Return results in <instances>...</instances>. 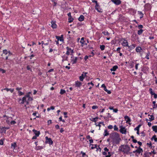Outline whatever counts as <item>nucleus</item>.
Segmentation results:
<instances>
[{"mask_svg": "<svg viewBox=\"0 0 157 157\" xmlns=\"http://www.w3.org/2000/svg\"><path fill=\"white\" fill-rule=\"evenodd\" d=\"M84 17L83 15H81L78 18V20L80 21H82L84 20Z\"/></svg>", "mask_w": 157, "mask_h": 157, "instance_id": "obj_20", "label": "nucleus"}, {"mask_svg": "<svg viewBox=\"0 0 157 157\" xmlns=\"http://www.w3.org/2000/svg\"><path fill=\"white\" fill-rule=\"evenodd\" d=\"M142 50V49L140 47H137L136 48V51L137 52H140Z\"/></svg>", "mask_w": 157, "mask_h": 157, "instance_id": "obj_29", "label": "nucleus"}, {"mask_svg": "<svg viewBox=\"0 0 157 157\" xmlns=\"http://www.w3.org/2000/svg\"><path fill=\"white\" fill-rule=\"evenodd\" d=\"M111 1L112 2L116 5H119L121 3V2L120 0H111Z\"/></svg>", "mask_w": 157, "mask_h": 157, "instance_id": "obj_12", "label": "nucleus"}, {"mask_svg": "<svg viewBox=\"0 0 157 157\" xmlns=\"http://www.w3.org/2000/svg\"><path fill=\"white\" fill-rule=\"evenodd\" d=\"M154 117L153 115H151L150 116V117L149 118V121H152L154 120Z\"/></svg>", "mask_w": 157, "mask_h": 157, "instance_id": "obj_34", "label": "nucleus"}, {"mask_svg": "<svg viewBox=\"0 0 157 157\" xmlns=\"http://www.w3.org/2000/svg\"><path fill=\"white\" fill-rule=\"evenodd\" d=\"M153 149V151H151V152H148V153L150 155H151L152 154H153L154 155L156 154V152L155 151L154 149Z\"/></svg>", "mask_w": 157, "mask_h": 157, "instance_id": "obj_31", "label": "nucleus"}, {"mask_svg": "<svg viewBox=\"0 0 157 157\" xmlns=\"http://www.w3.org/2000/svg\"><path fill=\"white\" fill-rule=\"evenodd\" d=\"M66 2H63L61 4V6L62 8H63L64 9H66Z\"/></svg>", "mask_w": 157, "mask_h": 157, "instance_id": "obj_25", "label": "nucleus"}, {"mask_svg": "<svg viewBox=\"0 0 157 157\" xmlns=\"http://www.w3.org/2000/svg\"><path fill=\"white\" fill-rule=\"evenodd\" d=\"M124 118H125V121H126V123H127L128 124H129L131 125V123H130L129 122L131 121V120L130 118L128 116H125L124 117Z\"/></svg>", "mask_w": 157, "mask_h": 157, "instance_id": "obj_9", "label": "nucleus"}, {"mask_svg": "<svg viewBox=\"0 0 157 157\" xmlns=\"http://www.w3.org/2000/svg\"><path fill=\"white\" fill-rule=\"evenodd\" d=\"M108 128L109 129H112L113 128V126L112 125H110L108 126Z\"/></svg>", "mask_w": 157, "mask_h": 157, "instance_id": "obj_55", "label": "nucleus"}, {"mask_svg": "<svg viewBox=\"0 0 157 157\" xmlns=\"http://www.w3.org/2000/svg\"><path fill=\"white\" fill-rule=\"evenodd\" d=\"M149 91L151 95H153V94L155 93L152 90L151 88H149Z\"/></svg>", "mask_w": 157, "mask_h": 157, "instance_id": "obj_42", "label": "nucleus"}, {"mask_svg": "<svg viewBox=\"0 0 157 157\" xmlns=\"http://www.w3.org/2000/svg\"><path fill=\"white\" fill-rule=\"evenodd\" d=\"M154 139L155 141L156 142H157V138H156V136L155 135L153 136L151 138V139Z\"/></svg>", "mask_w": 157, "mask_h": 157, "instance_id": "obj_44", "label": "nucleus"}, {"mask_svg": "<svg viewBox=\"0 0 157 157\" xmlns=\"http://www.w3.org/2000/svg\"><path fill=\"white\" fill-rule=\"evenodd\" d=\"M56 39H57L58 40H59L60 41H62L63 40L62 38H61L59 36H56Z\"/></svg>", "mask_w": 157, "mask_h": 157, "instance_id": "obj_40", "label": "nucleus"}, {"mask_svg": "<svg viewBox=\"0 0 157 157\" xmlns=\"http://www.w3.org/2000/svg\"><path fill=\"white\" fill-rule=\"evenodd\" d=\"M143 27V26L141 25H139L138 26V28L139 29L142 28Z\"/></svg>", "mask_w": 157, "mask_h": 157, "instance_id": "obj_58", "label": "nucleus"}, {"mask_svg": "<svg viewBox=\"0 0 157 157\" xmlns=\"http://www.w3.org/2000/svg\"><path fill=\"white\" fill-rule=\"evenodd\" d=\"M146 56H145V58L147 59H149V56L150 55V52L149 51H148L147 53H146Z\"/></svg>", "mask_w": 157, "mask_h": 157, "instance_id": "obj_26", "label": "nucleus"}, {"mask_svg": "<svg viewBox=\"0 0 157 157\" xmlns=\"http://www.w3.org/2000/svg\"><path fill=\"white\" fill-rule=\"evenodd\" d=\"M110 138L112 140L113 142L116 144H118L121 140L119 135L117 132L111 133L110 135Z\"/></svg>", "mask_w": 157, "mask_h": 157, "instance_id": "obj_1", "label": "nucleus"}, {"mask_svg": "<svg viewBox=\"0 0 157 157\" xmlns=\"http://www.w3.org/2000/svg\"><path fill=\"white\" fill-rule=\"evenodd\" d=\"M104 150L106 152H108L109 150L107 147H105L104 148Z\"/></svg>", "mask_w": 157, "mask_h": 157, "instance_id": "obj_57", "label": "nucleus"}, {"mask_svg": "<svg viewBox=\"0 0 157 157\" xmlns=\"http://www.w3.org/2000/svg\"><path fill=\"white\" fill-rule=\"evenodd\" d=\"M100 6L98 4V2L96 3V6L95 7V9L98 12H102V9H100L99 10L98 9V7H99Z\"/></svg>", "mask_w": 157, "mask_h": 157, "instance_id": "obj_11", "label": "nucleus"}, {"mask_svg": "<svg viewBox=\"0 0 157 157\" xmlns=\"http://www.w3.org/2000/svg\"><path fill=\"white\" fill-rule=\"evenodd\" d=\"M121 41H123V42L121 43L122 45L124 47L128 46V43L125 38H122L120 39Z\"/></svg>", "mask_w": 157, "mask_h": 157, "instance_id": "obj_3", "label": "nucleus"}, {"mask_svg": "<svg viewBox=\"0 0 157 157\" xmlns=\"http://www.w3.org/2000/svg\"><path fill=\"white\" fill-rule=\"evenodd\" d=\"M18 95L20 96L23 95L24 94V92H22L19 90V91H18Z\"/></svg>", "mask_w": 157, "mask_h": 157, "instance_id": "obj_43", "label": "nucleus"}, {"mask_svg": "<svg viewBox=\"0 0 157 157\" xmlns=\"http://www.w3.org/2000/svg\"><path fill=\"white\" fill-rule=\"evenodd\" d=\"M98 117H96L94 118L93 119V120L91 121L93 122H96L97 121V119H98Z\"/></svg>", "mask_w": 157, "mask_h": 157, "instance_id": "obj_46", "label": "nucleus"}, {"mask_svg": "<svg viewBox=\"0 0 157 157\" xmlns=\"http://www.w3.org/2000/svg\"><path fill=\"white\" fill-rule=\"evenodd\" d=\"M136 44H132L130 46H129L128 47L130 50H132L133 49L135 48L136 47Z\"/></svg>", "mask_w": 157, "mask_h": 157, "instance_id": "obj_17", "label": "nucleus"}, {"mask_svg": "<svg viewBox=\"0 0 157 157\" xmlns=\"http://www.w3.org/2000/svg\"><path fill=\"white\" fill-rule=\"evenodd\" d=\"M153 130L155 132H157V126H153L152 127Z\"/></svg>", "mask_w": 157, "mask_h": 157, "instance_id": "obj_28", "label": "nucleus"}, {"mask_svg": "<svg viewBox=\"0 0 157 157\" xmlns=\"http://www.w3.org/2000/svg\"><path fill=\"white\" fill-rule=\"evenodd\" d=\"M16 89L17 90L19 91V90L20 91V90H21L22 89V88L21 87H17L16 88Z\"/></svg>", "mask_w": 157, "mask_h": 157, "instance_id": "obj_54", "label": "nucleus"}, {"mask_svg": "<svg viewBox=\"0 0 157 157\" xmlns=\"http://www.w3.org/2000/svg\"><path fill=\"white\" fill-rule=\"evenodd\" d=\"M55 128L56 129H59V126L57 124L55 126Z\"/></svg>", "mask_w": 157, "mask_h": 157, "instance_id": "obj_64", "label": "nucleus"}, {"mask_svg": "<svg viewBox=\"0 0 157 157\" xmlns=\"http://www.w3.org/2000/svg\"><path fill=\"white\" fill-rule=\"evenodd\" d=\"M137 153L139 154H140L141 153H142L143 152V150L142 148H140V147H139L137 149H136Z\"/></svg>", "mask_w": 157, "mask_h": 157, "instance_id": "obj_18", "label": "nucleus"}, {"mask_svg": "<svg viewBox=\"0 0 157 157\" xmlns=\"http://www.w3.org/2000/svg\"><path fill=\"white\" fill-rule=\"evenodd\" d=\"M33 132L35 134V136H38L40 134V132L39 131H37L34 129L33 130Z\"/></svg>", "mask_w": 157, "mask_h": 157, "instance_id": "obj_15", "label": "nucleus"}, {"mask_svg": "<svg viewBox=\"0 0 157 157\" xmlns=\"http://www.w3.org/2000/svg\"><path fill=\"white\" fill-rule=\"evenodd\" d=\"M66 92V91L64 90L61 89L60 90V94H63Z\"/></svg>", "mask_w": 157, "mask_h": 157, "instance_id": "obj_39", "label": "nucleus"}, {"mask_svg": "<svg viewBox=\"0 0 157 157\" xmlns=\"http://www.w3.org/2000/svg\"><path fill=\"white\" fill-rule=\"evenodd\" d=\"M141 124L139 125L137 127L134 128V130L135 131H139V129L140 127L141 126Z\"/></svg>", "mask_w": 157, "mask_h": 157, "instance_id": "obj_33", "label": "nucleus"}, {"mask_svg": "<svg viewBox=\"0 0 157 157\" xmlns=\"http://www.w3.org/2000/svg\"><path fill=\"white\" fill-rule=\"evenodd\" d=\"M154 95V98H157V94H156L155 93H154V94H153V95Z\"/></svg>", "mask_w": 157, "mask_h": 157, "instance_id": "obj_63", "label": "nucleus"}, {"mask_svg": "<svg viewBox=\"0 0 157 157\" xmlns=\"http://www.w3.org/2000/svg\"><path fill=\"white\" fill-rule=\"evenodd\" d=\"M118 66L117 65H115L113 66L112 68L110 69L111 71H115L118 68Z\"/></svg>", "mask_w": 157, "mask_h": 157, "instance_id": "obj_21", "label": "nucleus"}, {"mask_svg": "<svg viewBox=\"0 0 157 157\" xmlns=\"http://www.w3.org/2000/svg\"><path fill=\"white\" fill-rule=\"evenodd\" d=\"M33 98L32 97H30L29 98H28L27 100L26 99L25 102L27 104H28L29 103V101H32L33 100Z\"/></svg>", "mask_w": 157, "mask_h": 157, "instance_id": "obj_19", "label": "nucleus"}, {"mask_svg": "<svg viewBox=\"0 0 157 157\" xmlns=\"http://www.w3.org/2000/svg\"><path fill=\"white\" fill-rule=\"evenodd\" d=\"M74 20V19L72 17H68V22L69 23L72 22Z\"/></svg>", "mask_w": 157, "mask_h": 157, "instance_id": "obj_35", "label": "nucleus"}, {"mask_svg": "<svg viewBox=\"0 0 157 157\" xmlns=\"http://www.w3.org/2000/svg\"><path fill=\"white\" fill-rule=\"evenodd\" d=\"M80 42L81 43L82 45V46H83L84 45H87V43L85 42V41L84 40V38L82 37L81 38Z\"/></svg>", "mask_w": 157, "mask_h": 157, "instance_id": "obj_14", "label": "nucleus"}, {"mask_svg": "<svg viewBox=\"0 0 157 157\" xmlns=\"http://www.w3.org/2000/svg\"><path fill=\"white\" fill-rule=\"evenodd\" d=\"M138 13L140 16V19H141L143 17L144 14L141 11H138Z\"/></svg>", "mask_w": 157, "mask_h": 157, "instance_id": "obj_27", "label": "nucleus"}, {"mask_svg": "<svg viewBox=\"0 0 157 157\" xmlns=\"http://www.w3.org/2000/svg\"><path fill=\"white\" fill-rule=\"evenodd\" d=\"M109 135V133L108 132L107 129H105L104 130L103 135L104 136H107Z\"/></svg>", "mask_w": 157, "mask_h": 157, "instance_id": "obj_24", "label": "nucleus"}, {"mask_svg": "<svg viewBox=\"0 0 157 157\" xmlns=\"http://www.w3.org/2000/svg\"><path fill=\"white\" fill-rule=\"evenodd\" d=\"M114 129L115 131H118V128L117 127V126L116 125H115L114 126Z\"/></svg>", "mask_w": 157, "mask_h": 157, "instance_id": "obj_51", "label": "nucleus"}, {"mask_svg": "<svg viewBox=\"0 0 157 157\" xmlns=\"http://www.w3.org/2000/svg\"><path fill=\"white\" fill-rule=\"evenodd\" d=\"M30 95H26L24 97L25 98V99H26L27 98H29V97H30Z\"/></svg>", "mask_w": 157, "mask_h": 157, "instance_id": "obj_53", "label": "nucleus"}, {"mask_svg": "<svg viewBox=\"0 0 157 157\" xmlns=\"http://www.w3.org/2000/svg\"><path fill=\"white\" fill-rule=\"evenodd\" d=\"M147 145L150 147V148H152L153 146H152V144L151 142L148 143H147Z\"/></svg>", "mask_w": 157, "mask_h": 157, "instance_id": "obj_49", "label": "nucleus"}, {"mask_svg": "<svg viewBox=\"0 0 157 157\" xmlns=\"http://www.w3.org/2000/svg\"><path fill=\"white\" fill-rule=\"evenodd\" d=\"M16 146L17 144L16 143H14L11 144V148H12L13 150L15 149Z\"/></svg>", "mask_w": 157, "mask_h": 157, "instance_id": "obj_23", "label": "nucleus"}, {"mask_svg": "<svg viewBox=\"0 0 157 157\" xmlns=\"http://www.w3.org/2000/svg\"><path fill=\"white\" fill-rule=\"evenodd\" d=\"M141 134H142L141 136L144 137L145 136V133L144 132H141Z\"/></svg>", "mask_w": 157, "mask_h": 157, "instance_id": "obj_61", "label": "nucleus"}, {"mask_svg": "<svg viewBox=\"0 0 157 157\" xmlns=\"http://www.w3.org/2000/svg\"><path fill=\"white\" fill-rule=\"evenodd\" d=\"M130 150V147L127 145H122L121 146V150L124 153L128 154Z\"/></svg>", "mask_w": 157, "mask_h": 157, "instance_id": "obj_2", "label": "nucleus"}, {"mask_svg": "<svg viewBox=\"0 0 157 157\" xmlns=\"http://www.w3.org/2000/svg\"><path fill=\"white\" fill-rule=\"evenodd\" d=\"M121 49V48L120 47H118L117 48V51L119 53L120 52V50Z\"/></svg>", "mask_w": 157, "mask_h": 157, "instance_id": "obj_62", "label": "nucleus"}, {"mask_svg": "<svg viewBox=\"0 0 157 157\" xmlns=\"http://www.w3.org/2000/svg\"><path fill=\"white\" fill-rule=\"evenodd\" d=\"M51 23H52L51 27L53 29H55L56 28V23L55 22L52 21L51 22Z\"/></svg>", "mask_w": 157, "mask_h": 157, "instance_id": "obj_22", "label": "nucleus"}, {"mask_svg": "<svg viewBox=\"0 0 157 157\" xmlns=\"http://www.w3.org/2000/svg\"><path fill=\"white\" fill-rule=\"evenodd\" d=\"M139 63L136 64L135 67L136 70H137L138 69V66L139 65Z\"/></svg>", "mask_w": 157, "mask_h": 157, "instance_id": "obj_59", "label": "nucleus"}, {"mask_svg": "<svg viewBox=\"0 0 157 157\" xmlns=\"http://www.w3.org/2000/svg\"><path fill=\"white\" fill-rule=\"evenodd\" d=\"M52 123V121L51 120H49L48 121V124H50Z\"/></svg>", "mask_w": 157, "mask_h": 157, "instance_id": "obj_60", "label": "nucleus"}, {"mask_svg": "<svg viewBox=\"0 0 157 157\" xmlns=\"http://www.w3.org/2000/svg\"><path fill=\"white\" fill-rule=\"evenodd\" d=\"M87 74V72H83L82 74L79 77V79L81 81H83V79L85 78V77Z\"/></svg>", "mask_w": 157, "mask_h": 157, "instance_id": "obj_6", "label": "nucleus"}, {"mask_svg": "<svg viewBox=\"0 0 157 157\" xmlns=\"http://www.w3.org/2000/svg\"><path fill=\"white\" fill-rule=\"evenodd\" d=\"M43 148V147L38 146H36V147L35 149L36 150H41Z\"/></svg>", "mask_w": 157, "mask_h": 157, "instance_id": "obj_30", "label": "nucleus"}, {"mask_svg": "<svg viewBox=\"0 0 157 157\" xmlns=\"http://www.w3.org/2000/svg\"><path fill=\"white\" fill-rule=\"evenodd\" d=\"M98 108V106L97 105H94L92 107V109H97Z\"/></svg>", "mask_w": 157, "mask_h": 157, "instance_id": "obj_52", "label": "nucleus"}, {"mask_svg": "<svg viewBox=\"0 0 157 157\" xmlns=\"http://www.w3.org/2000/svg\"><path fill=\"white\" fill-rule=\"evenodd\" d=\"M3 90H6L7 91H10L11 93H12L14 90L13 89H9L7 88H6L3 89H2V91Z\"/></svg>", "mask_w": 157, "mask_h": 157, "instance_id": "obj_16", "label": "nucleus"}, {"mask_svg": "<svg viewBox=\"0 0 157 157\" xmlns=\"http://www.w3.org/2000/svg\"><path fill=\"white\" fill-rule=\"evenodd\" d=\"M81 154L82 155V157H88V155L86 154V153L82 151H81Z\"/></svg>", "mask_w": 157, "mask_h": 157, "instance_id": "obj_36", "label": "nucleus"}, {"mask_svg": "<svg viewBox=\"0 0 157 157\" xmlns=\"http://www.w3.org/2000/svg\"><path fill=\"white\" fill-rule=\"evenodd\" d=\"M104 90L108 94H110L111 93V92L110 90H109L107 89V88L106 87L105 88H104Z\"/></svg>", "mask_w": 157, "mask_h": 157, "instance_id": "obj_32", "label": "nucleus"}, {"mask_svg": "<svg viewBox=\"0 0 157 157\" xmlns=\"http://www.w3.org/2000/svg\"><path fill=\"white\" fill-rule=\"evenodd\" d=\"M16 122L14 121H11L10 124H16Z\"/></svg>", "mask_w": 157, "mask_h": 157, "instance_id": "obj_56", "label": "nucleus"}, {"mask_svg": "<svg viewBox=\"0 0 157 157\" xmlns=\"http://www.w3.org/2000/svg\"><path fill=\"white\" fill-rule=\"evenodd\" d=\"M25 101L26 99H25V97H23L22 99L21 98L18 99V102L20 104H23L25 102Z\"/></svg>", "mask_w": 157, "mask_h": 157, "instance_id": "obj_7", "label": "nucleus"}, {"mask_svg": "<svg viewBox=\"0 0 157 157\" xmlns=\"http://www.w3.org/2000/svg\"><path fill=\"white\" fill-rule=\"evenodd\" d=\"M4 139H2L0 140V145H2L3 144V141L4 140Z\"/></svg>", "mask_w": 157, "mask_h": 157, "instance_id": "obj_50", "label": "nucleus"}, {"mask_svg": "<svg viewBox=\"0 0 157 157\" xmlns=\"http://www.w3.org/2000/svg\"><path fill=\"white\" fill-rule=\"evenodd\" d=\"M100 6L98 4V2L96 3V6L95 7V9L98 12H102V9H100L99 10L98 9V7H99Z\"/></svg>", "mask_w": 157, "mask_h": 157, "instance_id": "obj_10", "label": "nucleus"}, {"mask_svg": "<svg viewBox=\"0 0 157 157\" xmlns=\"http://www.w3.org/2000/svg\"><path fill=\"white\" fill-rule=\"evenodd\" d=\"M3 53L5 55H7L8 53V52L6 49L4 50L3 51Z\"/></svg>", "mask_w": 157, "mask_h": 157, "instance_id": "obj_48", "label": "nucleus"}, {"mask_svg": "<svg viewBox=\"0 0 157 157\" xmlns=\"http://www.w3.org/2000/svg\"><path fill=\"white\" fill-rule=\"evenodd\" d=\"M105 46L104 45H101L100 46V48L101 51L104 50L105 49Z\"/></svg>", "mask_w": 157, "mask_h": 157, "instance_id": "obj_45", "label": "nucleus"}, {"mask_svg": "<svg viewBox=\"0 0 157 157\" xmlns=\"http://www.w3.org/2000/svg\"><path fill=\"white\" fill-rule=\"evenodd\" d=\"M75 86L79 87L82 85V83L78 81H77L75 82Z\"/></svg>", "mask_w": 157, "mask_h": 157, "instance_id": "obj_13", "label": "nucleus"}, {"mask_svg": "<svg viewBox=\"0 0 157 157\" xmlns=\"http://www.w3.org/2000/svg\"><path fill=\"white\" fill-rule=\"evenodd\" d=\"M144 155H145V157H149L150 155L148 153V152H145L144 153Z\"/></svg>", "mask_w": 157, "mask_h": 157, "instance_id": "obj_47", "label": "nucleus"}, {"mask_svg": "<svg viewBox=\"0 0 157 157\" xmlns=\"http://www.w3.org/2000/svg\"><path fill=\"white\" fill-rule=\"evenodd\" d=\"M71 58H73L71 59V62H72V64H74L76 63L78 59V58L77 57H71Z\"/></svg>", "mask_w": 157, "mask_h": 157, "instance_id": "obj_8", "label": "nucleus"}, {"mask_svg": "<svg viewBox=\"0 0 157 157\" xmlns=\"http://www.w3.org/2000/svg\"><path fill=\"white\" fill-rule=\"evenodd\" d=\"M63 59L62 60V62H63L65 60H67L68 57L66 56H63L62 57Z\"/></svg>", "mask_w": 157, "mask_h": 157, "instance_id": "obj_38", "label": "nucleus"}, {"mask_svg": "<svg viewBox=\"0 0 157 157\" xmlns=\"http://www.w3.org/2000/svg\"><path fill=\"white\" fill-rule=\"evenodd\" d=\"M102 33L104 34L105 35H109V33L107 31H104L102 32Z\"/></svg>", "mask_w": 157, "mask_h": 157, "instance_id": "obj_41", "label": "nucleus"}, {"mask_svg": "<svg viewBox=\"0 0 157 157\" xmlns=\"http://www.w3.org/2000/svg\"><path fill=\"white\" fill-rule=\"evenodd\" d=\"M143 32V30L141 29L138 31L137 33L138 35H140Z\"/></svg>", "mask_w": 157, "mask_h": 157, "instance_id": "obj_37", "label": "nucleus"}, {"mask_svg": "<svg viewBox=\"0 0 157 157\" xmlns=\"http://www.w3.org/2000/svg\"><path fill=\"white\" fill-rule=\"evenodd\" d=\"M120 129L119 130L120 132L122 134H126V129L124 127H123L122 126H120Z\"/></svg>", "mask_w": 157, "mask_h": 157, "instance_id": "obj_4", "label": "nucleus"}, {"mask_svg": "<svg viewBox=\"0 0 157 157\" xmlns=\"http://www.w3.org/2000/svg\"><path fill=\"white\" fill-rule=\"evenodd\" d=\"M46 140L45 141L46 144H49L50 145H52L53 144V141L52 140L51 138H48V137H45Z\"/></svg>", "mask_w": 157, "mask_h": 157, "instance_id": "obj_5", "label": "nucleus"}]
</instances>
